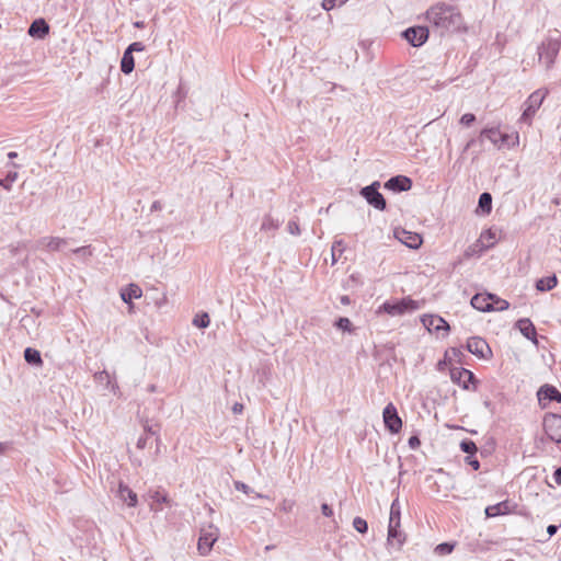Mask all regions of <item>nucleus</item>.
I'll return each instance as SVG.
<instances>
[{
  "instance_id": "obj_62",
  "label": "nucleus",
  "mask_w": 561,
  "mask_h": 561,
  "mask_svg": "<svg viewBox=\"0 0 561 561\" xmlns=\"http://www.w3.org/2000/svg\"><path fill=\"white\" fill-rule=\"evenodd\" d=\"M274 548H275V546L268 545V546L265 547V550L268 551V550H272Z\"/></svg>"
},
{
  "instance_id": "obj_12",
  "label": "nucleus",
  "mask_w": 561,
  "mask_h": 561,
  "mask_svg": "<svg viewBox=\"0 0 561 561\" xmlns=\"http://www.w3.org/2000/svg\"><path fill=\"white\" fill-rule=\"evenodd\" d=\"M394 236L400 242L410 249H419L423 242V239L419 233L407 231L404 229L396 230Z\"/></svg>"
},
{
  "instance_id": "obj_30",
  "label": "nucleus",
  "mask_w": 561,
  "mask_h": 561,
  "mask_svg": "<svg viewBox=\"0 0 561 561\" xmlns=\"http://www.w3.org/2000/svg\"><path fill=\"white\" fill-rule=\"evenodd\" d=\"M344 250H345V245L342 240H336L333 242L332 249H331V264L332 265H334L339 261V257L343 254Z\"/></svg>"
},
{
  "instance_id": "obj_16",
  "label": "nucleus",
  "mask_w": 561,
  "mask_h": 561,
  "mask_svg": "<svg viewBox=\"0 0 561 561\" xmlns=\"http://www.w3.org/2000/svg\"><path fill=\"white\" fill-rule=\"evenodd\" d=\"M467 350L480 358L485 357V352L491 353L488 343L479 336H472L467 341Z\"/></svg>"
},
{
  "instance_id": "obj_5",
  "label": "nucleus",
  "mask_w": 561,
  "mask_h": 561,
  "mask_svg": "<svg viewBox=\"0 0 561 561\" xmlns=\"http://www.w3.org/2000/svg\"><path fill=\"white\" fill-rule=\"evenodd\" d=\"M548 91L537 90L533 92L525 102V108L520 116V121L526 124L531 123V118L541 106Z\"/></svg>"
},
{
  "instance_id": "obj_64",
  "label": "nucleus",
  "mask_w": 561,
  "mask_h": 561,
  "mask_svg": "<svg viewBox=\"0 0 561 561\" xmlns=\"http://www.w3.org/2000/svg\"><path fill=\"white\" fill-rule=\"evenodd\" d=\"M161 501L167 502V496H162Z\"/></svg>"
},
{
  "instance_id": "obj_35",
  "label": "nucleus",
  "mask_w": 561,
  "mask_h": 561,
  "mask_svg": "<svg viewBox=\"0 0 561 561\" xmlns=\"http://www.w3.org/2000/svg\"><path fill=\"white\" fill-rule=\"evenodd\" d=\"M460 449L468 455H476L478 450L476 443L471 439H463L460 443Z\"/></svg>"
},
{
  "instance_id": "obj_51",
  "label": "nucleus",
  "mask_w": 561,
  "mask_h": 561,
  "mask_svg": "<svg viewBox=\"0 0 561 561\" xmlns=\"http://www.w3.org/2000/svg\"><path fill=\"white\" fill-rule=\"evenodd\" d=\"M559 527L557 525H549L547 527V533L549 535V537H552L554 534H557Z\"/></svg>"
},
{
  "instance_id": "obj_34",
  "label": "nucleus",
  "mask_w": 561,
  "mask_h": 561,
  "mask_svg": "<svg viewBox=\"0 0 561 561\" xmlns=\"http://www.w3.org/2000/svg\"><path fill=\"white\" fill-rule=\"evenodd\" d=\"M16 179H18V172L10 171L4 179H0V186L10 191L12 184L16 181Z\"/></svg>"
},
{
  "instance_id": "obj_6",
  "label": "nucleus",
  "mask_w": 561,
  "mask_h": 561,
  "mask_svg": "<svg viewBox=\"0 0 561 561\" xmlns=\"http://www.w3.org/2000/svg\"><path fill=\"white\" fill-rule=\"evenodd\" d=\"M379 187L380 183L378 181H375L370 185L363 187L359 194L374 208L378 210H385L387 203L382 194L379 192Z\"/></svg>"
},
{
  "instance_id": "obj_8",
  "label": "nucleus",
  "mask_w": 561,
  "mask_h": 561,
  "mask_svg": "<svg viewBox=\"0 0 561 561\" xmlns=\"http://www.w3.org/2000/svg\"><path fill=\"white\" fill-rule=\"evenodd\" d=\"M428 28L425 26H412L402 32L403 38L414 47L422 46L428 38Z\"/></svg>"
},
{
  "instance_id": "obj_17",
  "label": "nucleus",
  "mask_w": 561,
  "mask_h": 561,
  "mask_svg": "<svg viewBox=\"0 0 561 561\" xmlns=\"http://www.w3.org/2000/svg\"><path fill=\"white\" fill-rule=\"evenodd\" d=\"M116 496L129 507L137 505V494L125 483L119 482Z\"/></svg>"
},
{
  "instance_id": "obj_44",
  "label": "nucleus",
  "mask_w": 561,
  "mask_h": 561,
  "mask_svg": "<svg viewBox=\"0 0 561 561\" xmlns=\"http://www.w3.org/2000/svg\"><path fill=\"white\" fill-rule=\"evenodd\" d=\"M466 462L472 467L473 470H478L480 468L479 460L474 457V455H468L465 458Z\"/></svg>"
},
{
  "instance_id": "obj_61",
  "label": "nucleus",
  "mask_w": 561,
  "mask_h": 561,
  "mask_svg": "<svg viewBox=\"0 0 561 561\" xmlns=\"http://www.w3.org/2000/svg\"><path fill=\"white\" fill-rule=\"evenodd\" d=\"M486 233L489 236V239H492V240L495 239V236H494V233L491 232V230L486 231Z\"/></svg>"
},
{
  "instance_id": "obj_38",
  "label": "nucleus",
  "mask_w": 561,
  "mask_h": 561,
  "mask_svg": "<svg viewBox=\"0 0 561 561\" xmlns=\"http://www.w3.org/2000/svg\"><path fill=\"white\" fill-rule=\"evenodd\" d=\"M353 527L360 534H366L368 531V524L362 517H355L353 519Z\"/></svg>"
},
{
  "instance_id": "obj_59",
  "label": "nucleus",
  "mask_w": 561,
  "mask_h": 561,
  "mask_svg": "<svg viewBox=\"0 0 561 561\" xmlns=\"http://www.w3.org/2000/svg\"><path fill=\"white\" fill-rule=\"evenodd\" d=\"M147 390H148L149 392H154V391H156V386H154V385H149V386H148V388H147Z\"/></svg>"
},
{
  "instance_id": "obj_43",
  "label": "nucleus",
  "mask_w": 561,
  "mask_h": 561,
  "mask_svg": "<svg viewBox=\"0 0 561 561\" xmlns=\"http://www.w3.org/2000/svg\"><path fill=\"white\" fill-rule=\"evenodd\" d=\"M287 230L290 234H294V236H299L300 234V228H299V225L294 221V220H290L287 225Z\"/></svg>"
},
{
  "instance_id": "obj_20",
  "label": "nucleus",
  "mask_w": 561,
  "mask_h": 561,
  "mask_svg": "<svg viewBox=\"0 0 561 561\" xmlns=\"http://www.w3.org/2000/svg\"><path fill=\"white\" fill-rule=\"evenodd\" d=\"M387 541L390 546H397L401 548L405 541V534L400 529V526L388 525V538Z\"/></svg>"
},
{
  "instance_id": "obj_55",
  "label": "nucleus",
  "mask_w": 561,
  "mask_h": 561,
  "mask_svg": "<svg viewBox=\"0 0 561 561\" xmlns=\"http://www.w3.org/2000/svg\"><path fill=\"white\" fill-rule=\"evenodd\" d=\"M8 447H9L8 443H0V455L5 453Z\"/></svg>"
},
{
  "instance_id": "obj_40",
  "label": "nucleus",
  "mask_w": 561,
  "mask_h": 561,
  "mask_svg": "<svg viewBox=\"0 0 561 561\" xmlns=\"http://www.w3.org/2000/svg\"><path fill=\"white\" fill-rule=\"evenodd\" d=\"M72 253L81 259H87L92 255V250L89 245H85L72 250Z\"/></svg>"
},
{
  "instance_id": "obj_52",
  "label": "nucleus",
  "mask_w": 561,
  "mask_h": 561,
  "mask_svg": "<svg viewBox=\"0 0 561 561\" xmlns=\"http://www.w3.org/2000/svg\"><path fill=\"white\" fill-rule=\"evenodd\" d=\"M161 209H162V204L159 201H154L150 208L151 211H157V210H161Z\"/></svg>"
},
{
  "instance_id": "obj_9",
  "label": "nucleus",
  "mask_w": 561,
  "mask_h": 561,
  "mask_svg": "<svg viewBox=\"0 0 561 561\" xmlns=\"http://www.w3.org/2000/svg\"><path fill=\"white\" fill-rule=\"evenodd\" d=\"M382 415L386 428L392 434L399 433L402 427V421L396 407L392 403H388L383 409Z\"/></svg>"
},
{
  "instance_id": "obj_29",
  "label": "nucleus",
  "mask_w": 561,
  "mask_h": 561,
  "mask_svg": "<svg viewBox=\"0 0 561 561\" xmlns=\"http://www.w3.org/2000/svg\"><path fill=\"white\" fill-rule=\"evenodd\" d=\"M478 207L483 214H490L492 210V196L490 193L484 192L479 196Z\"/></svg>"
},
{
  "instance_id": "obj_47",
  "label": "nucleus",
  "mask_w": 561,
  "mask_h": 561,
  "mask_svg": "<svg viewBox=\"0 0 561 561\" xmlns=\"http://www.w3.org/2000/svg\"><path fill=\"white\" fill-rule=\"evenodd\" d=\"M321 512H322V514H323L324 516H327V517H331V516L333 515V510H332V507H331L329 504H327V503H323V504L321 505Z\"/></svg>"
},
{
  "instance_id": "obj_49",
  "label": "nucleus",
  "mask_w": 561,
  "mask_h": 561,
  "mask_svg": "<svg viewBox=\"0 0 561 561\" xmlns=\"http://www.w3.org/2000/svg\"><path fill=\"white\" fill-rule=\"evenodd\" d=\"M147 440H148L147 436H140V437L138 438V440H137V444H136V445H137V448H139V449H144V448H146V446H147Z\"/></svg>"
},
{
  "instance_id": "obj_33",
  "label": "nucleus",
  "mask_w": 561,
  "mask_h": 561,
  "mask_svg": "<svg viewBox=\"0 0 561 561\" xmlns=\"http://www.w3.org/2000/svg\"><path fill=\"white\" fill-rule=\"evenodd\" d=\"M210 323L209 316L207 312L196 314L193 319V324L201 329H206Z\"/></svg>"
},
{
  "instance_id": "obj_63",
  "label": "nucleus",
  "mask_w": 561,
  "mask_h": 561,
  "mask_svg": "<svg viewBox=\"0 0 561 561\" xmlns=\"http://www.w3.org/2000/svg\"><path fill=\"white\" fill-rule=\"evenodd\" d=\"M346 1H347V0H334V2H335V3H337V2H339L340 4H343V3H345Z\"/></svg>"
},
{
  "instance_id": "obj_7",
  "label": "nucleus",
  "mask_w": 561,
  "mask_h": 561,
  "mask_svg": "<svg viewBox=\"0 0 561 561\" xmlns=\"http://www.w3.org/2000/svg\"><path fill=\"white\" fill-rule=\"evenodd\" d=\"M546 435L554 443L561 444V415L549 413L542 422Z\"/></svg>"
},
{
  "instance_id": "obj_19",
  "label": "nucleus",
  "mask_w": 561,
  "mask_h": 561,
  "mask_svg": "<svg viewBox=\"0 0 561 561\" xmlns=\"http://www.w3.org/2000/svg\"><path fill=\"white\" fill-rule=\"evenodd\" d=\"M28 35L36 38H44L49 33V25L44 19H36L27 31Z\"/></svg>"
},
{
  "instance_id": "obj_46",
  "label": "nucleus",
  "mask_w": 561,
  "mask_h": 561,
  "mask_svg": "<svg viewBox=\"0 0 561 561\" xmlns=\"http://www.w3.org/2000/svg\"><path fill=\"white\" fill-rule=\"evenodd\" d=\"M408 444L410 448L416 449L421 445V442L416 435H413L409 438Z\"/></svg>"
},
{
  "instance_id": "obj_58",
  "label": "nucleus",
  "mask_w": 561,
  "mask_h": 561,
  "mask_svg": "<svg viewBox=\"0 0 561 561\" xmlns=\"http://www.w3.org/2000/svg\"><path fill=\"white\" fill-rule=\"evenodd\" d=\"M16 157H18V153H16V152H14V151H10V152L8 153V158H9V159H14V158H16Z\"/></svg>"
},
{
  "instance_id": "obj_31",
  "label": "nucleus",
  "mask_w": 561,
  "mask_h": 561,
  "mask_svg": "<svg viewBox=\"0 0 561 561\" xmlns=\"http://www.w3.org/2000/svg\"><path fill=\"white\" fill-rule=\"evenodd\" d=\"M279 226H280V221L278 219H274L272 216L266 215L263 218V221L261 225V230L274 231V230L278 229Z\"/></svg>"
},
{
  "instance_id": "obj_41",
  "label": "nucleus",
  "mask_w": 561,
  "mask_h": 561,
  "mask_svg": "<svg viewBox=\"0 0 561 561\" xmlns=\"http://www.w3.org/2000/svg\"><path fill=\"white\" fill-rule=\"evenodd\" d=\"M295 504L294 500L284 499L279 504V510L284 513H290L295 507Z\"/></svg>"
},
{
  "instance_id": "obj_60",
  "label": "nucleus",
  "mask_w": 561,
  "mask_h": 561,
  "mask_svg": "<svg viewBox=\"0 0 561 561\" xmlns=\"http://www.w3.org/2000/svg\"><path fill=\"white\" fill-rule=\"evenodd\" d=\"M474 144V140L471 139L470 141H468V144L466 145V150L469 149L472 145Z\"/></svg>"
},
{
  "instance_id": "obj_2",
  "label": "nucleus",
  "mask_w": 561,
  "mask_h": 561,
  "mask_svg": "<svg viewBox=\"0 0 561 561\" xmlns=\"http://www.w3.org/2000/svg\"><path fill=\"white\" fill-rule=\"evenodd\" d=\"M419 307L420 306L416 300L407 297L402 299L385 301L377 310V313L385 312L389 316L396 317L402 316L407 312L415 311L419 309Z\"/></svg>"
},
{
  "instance_id": "obj_24",
  "label": "nucleus",
  "mask_w": 561,
  "mask_h": 561,
  "mask_svg": "<svg viewBox=\"0 0 561 561\" xmlns=\"http://www.w3.org/2000/svg\"><path fill=\"white\" fill-rule=\"evenodd\" d=\"M510 512V505L507 501L500 502L494 505H490L485 508L486 517H496L501 515H505Z\"/></svg>"
},
{
  "instance_id": "obj_3",
  "label": "nucleus",
  "mask_w": 561,
  "mask_h": 561,
  "mask_svg": "<svg viewBox=\"0 0 561 561\" xmlns=\"http://www.w3.org/2000/svg\"><path fill=\"white\" fill-rule=\"evenodd\" d=\"M560 48L561 42L556 38H547L538 46V60L545 66L546 70H550L553 67Z\"/></svg>"
},
{
  "instance_id": "obj_22",
  "label": "nucleus",
  "mask_w": 561,
  "mask_h": 561,
  "mask_svg": "<svg viewBox=\"0 0 561 561\" xmlns=\"http://www.w3.org/2000/svg\"><path fill=\"white\" fill-rule=\"evenodd\" d=\"M142 295L141 288L136 284H129L121 291V298L126 304H131L133 299L140 298Z\"/></svg>"
},
{
  "instance_id": "obj_53",
  "label": "nucleus",
  "mask_w": 561,
  "mask_h": 561,
  "mask_svg": "<svg viewBox=\"0 0 561 561\" xmlns=\"http://www.w3.org/2000/svg\"><path fill=\"white\" fill-rule=\"evenodd\" d=\"M243 410V405L241 403L236 402L232 407L233 413L238 414L241 413Z\"/></svg>"
},
{
  "instance_id": "obj_14",
  "label": "nucleus",
  "mask_w": 561,
  "mask_h": 561,
  "mask_svg": "<svg viewBox=\"0 0 561 561\" xmlns=\"http://www.w3.org/2000/svg\"><path fill=\"white\" fill-rule=\"evenodd\" d=\"M412 187V180L405 175H396L385 183V188L392 192H405Z\"/></svg>"
},
{
  "instance_id": "obj_45",
  "label": "nucleus",
  "mask_w": 561,
  "mask_h": 561,
  "mask_svg": "<svg viewBox=\"0 0 561 561\" xmlns=\"http://www.w3.org/2000/svg\"><path fill=\"white\" fill-rule=\"evenodd\" d=\"M127 51H129L130 54L135 53V51H142L145 50V46L142 43L140 42H134L131 43L127 48H126Z\"/></svg>"
},
{
  "instance_id": "obj_37",
  "label": "nucleus",
  "mask_w": 561,
  "mask_h": 561,
  "mask_svg": "<svg viewBox=\"0 0 561 561\" xmlns=\"http://www.w3.org/2000/svg\"><path fill=\"white\" fill-rule=\"evenodd\" d=\"M491 302L493 304V311L494 310L504 311L510 308V302L502 298H499L497 296H495V298L491 299Z\"/></svg>"
},
{
  "instance_id": "obj_54",
  "label": "nucleus",
  "mask_w": 561,
  "mask_h": 561,
  "mask_svg": "<svg viewBox=\"0 0 561 561\" xmlns=\"http://www.w3.org/2000/svg\"><path fill=\"white\" fill-rule=\"evenodd\" d=\"M144 430L145 432L150 433L152 435L157 434V432L153 431L152 425H150L148 422H146V424L144 425Z\"/></svg>"
},
{
  "instance_id": "obj_36",
  "label": "nucleus",
  "mask_w": 561,
  "mask_h": 561,
  "mask_svg": "<svg viewBox=\"0 0 561 561\" xmlns=\"http://www.w3.org/2000/svg\"><path fill=\"white\" fill-rule=\"evenodd\" d=\"M455 548L454 543L450 542H443L436 546L435 552L440 556H446L453 552Z\"/></svg>"
},
{
  "instance_id": "obj_10",
  "label": "nucleus",
  "mask_w": 561,
  "mask_h": 561,
  "mask_svg": "<svg viewBox=\"0 0 561 561\" xmlns=\"http://www.w3.org/2000/svg\"><path fill=\"white\" fill-rule=\"evenodd\" d=\"M537 398L541 408H546L547 403L551 401L561 403V392L549 383H545L538 389Z\"/></svg>"
},
{
  "instance_id": "obj_13",
  "label": "nucleus",
  "mask_w": 561,
  "mask_h": 561,
  "mask_svg": "<svg viewBox=\"0 0 561 561\" xmlns=\"http://www.w3.org/2000/svg\"><path fill=\"white\" fill-rule=\"evenodd\" d=\"M422 323L428 331L448 332L450 330L448 322L444 318L435 314L424 316L422 318Z\"/></svg>"
},
{
  "instance_id": "obj_1",
  "label": "nucleus",
  "mask_w": 561,
  "mask_h": 561,
  "mask_svg": "<svg viewBox=\"0 0 561 561\" xmlns=\"http://www.w3.org/2000/svg\"><path fill=\"white\" fill-rule=\"evenodd\" d=\"M426 20L440 34L461 28L462 18L459 10L450 4L437 3L426 11Z\"/></svg>"
},
{
  "instance_id": "obj_48",
  "label": "nucleus",
  "mask_w": 561,
  "mask_h": 561,
  "mask_svg": "<svg viewBox=\"0 0 561 561\" xmlns=\"http://www.w3.org/2000/svg\"><path fill=\"white\" fill-rule=\"evenodd\" d=\"M335 5L336 3L334 2V0H323L322 2V7L327 11L332 10Z\"/></svg>"
},
{
  "instance_id": "obj_28",
  "label": "nucleus",
  "mask_w": 561,
  "mask_h": 561,
  "mask_svg": "<svg viewBox=\"0 0 561 561\" xmlns=\"http://www.w3.org/2000/svg\"><path fill=\"white\" fill-rule=\"evenodd\" d=\"M401 520V507L399 500L396 499L390 506L389 525L400 526Z\"/></svg>"
},
{
  "instance_id": "obj_21",
  "label": "nucleus",
  "mask_w": 561,
  "mask_h": 561,
  "mask_svg": "<svg viewBox=\"0 0 561 561\" xmlns=\"http://www.w3.org/2000/svg\"><path fill=\"white\" fill-rule=\"evenodd\" d=\"M480 139H488L493 145L503 144L506 141V135L502 134L499 128H484L480 134Z\"/></svg>"
},
{
  "instance_id": "obj_56",
  "label": "nucleus",
  "mask_w": 561,
  "mask_h": 561,
  "mask_svg": "<svg viewBox=\"0 0 561 561\" xmlns=\"http://www.w3.org/2000/svg\"><path fill=\"white\" fill-rule=\"evenodd\" d=\"M134 26L137 27V28H142V27H145V22L144 21H136L134 23Z\"/></svg>"
},
{
  "instance_id": "obj_23",
  "label": "nucleus",
  "mask_w": 561,
  "mask_h": 561,
  "mask_svg": "<svg viewBox=\"0 0 561 561\" xmlns=\"http://www.w3.org/2000/svg\"><path fill=\"white\" fill-rule=\"evenodd\" d=\"M39 245H45L49 251H58L67 244V240L59 237H45L38 240Z\"/></svg>"
},
{
  "instance_id": "obj_15",
  "label": "nucleus",
  "mask_w": 561,
  "mask_h": 561,
  "mask_svg": "<svg viewBox=\"0 0 561 561\" xmlns=\"http://www.w3.org/2000/svg\"><path fill=\"white\" fill-rule=\"evenodd\" d=\"M495 298V295L485 293V294H476L471 298V306L482 312L493 311V304L491 299Z\"/></svg>"
},
{
  "instance_id": "obj_11",
  "label": "nucleus",
  "mask_w": 561,
  "mask_h": 561,
  "mask_svg": "<svg viewBox=\"0 0 561 561\" xmlns=\"http://www.w3.org/2000/svg\"><path fill=\"white\" fill-rule=\"evenodd\" d=\"M450 378L454 382L458 383L459 386L467 390L470 388V383L476 385L477 382L473 373L463 367L453 368L450 370Z\"/></svg>"
},
{
  "instance_id": "obj_4",
  "label": "nucleus",
  "mask_w": 561,
  "mask_h": 561,
  "mask_svg": "<svg viewBox=\"0 0 561 561\" xmlns=\"http://www.w3.org/2000/svg\"><path fill=\"white\" fill-rule=\"evenodd\" d=\"M219 537V529L213 524L201 529L197 550L202 556H207Z\"/></svg>"
},
{
  "instance_id": "obj_25",
  "label": "nucleus",
  "mask_w": 561,
  "mask_h": 561,
  "mask_svg": "<svg viewBox=\"0 0 561 561\" xmlns=\"http://www.w3.org/2000/svg\"><path fill=\"white\" fill-rule=\"evenodd\" d=\"M558 284V278L556 275L542 277L536 282V288L539 291H548L553 289Z\"/></svg>"
},
{
  "instance_id": "obj_27",
  "label": "nucleus",
  "mask_w": 561,
  "mask_h": 561,
  "mask_svg": "<svg viewBox=\"0 0 561 561\" xmlns=\"http://www.w3.org/2000/svg\"><path fill=\"white\" fill-rule=\"evenodd\" d=\"M135 68V59L133 54L125 50L121 60V70L123 73L128 75Z\"/></svg>"
},
{
  "instance_id": "obj_26",
  "label": "nucleus",
  "mask_w": 561,
  "mask_h": 561,
  "mask_svg": "<svg viewBox=\"0 0 561 561\" xmlns=\"http://www.w3.org/2000/svg\"><path fill=\"white\" fill-rule=\"evenodd\" d=\"M24 359L26 363L35 366H41L43 364L41 353L32 347H26L24 350Z\"/></svg>"
},
{
  "instance_id": "obj_57",
  "label": "nucleus",
  "mask_w": 561,
  "mask_h": 561,
  "mask_svg": "<svg viewBox=\"0 0 561 561\" xmlns=\"http://www.w3.org/2000/svg\"><path fill=\"white\" fill-rule=\"evenodd\" d=\"M341 302H342L343 305H348V304H350V298H348V296H342V297H341Z\"/></svg>"
},
{
  "instance_id": "obj_39",
  "label": "nucleus",
  "mask_w": 561,
  "mask_h": 561,
  "mask_svg": "<svg viewBox=\"0 0 561 561\" xmlns=\"http://www.w3.org/2000/svg\"><path fill=\"white\" fill-rule=\"evenodd\" d=\"M335 327L342 331H351L352 329V322L348 318L341 317L336 320Z\"/></svg>"
},
{
  "instance_id": "obj_18",
  "label": "nucleus",
  "mask_w": 561,
  "mask_h": 561,
  "mask_svg": "<svg viewBox=\"0 0 561 561\" xmlns=\"http://www.w3.org/2000/svg\"><path fill=\"white\" fill-rule=\"evenodd\" d=\"M515 327L519 330V332L528 340H530L531 342H534L535 344H537V332H536V328L534 325V323L527 319V318H523V319H519L516 323H515Z\"/></svg>"
},
{
  "instance_id": "obj_32",
  "label": "nucleus",
  "mask_w": 561,
  "mask_h": 561,
  "mask_svg": "<svg viewBox=\"0 0 561 561\" xmlns=\"http://www.w3.org/2000/svg\"><path fill=\"white\" fill-rule=\"evenodd\" d=\"M234 488L247 495H253L256 499H266V495L255 492L252 488L241 481H234Z\"/></svg>"
},
{
  "instance_id": "obj_50",
  "label": "nucleus",
  "mask_w": 561,
  "mask_h": 561,
  "mask_svg": "<svg viewBox=\"0 0 561 561\" xmlns=\"http://www.w3.org/2000/svg\"><path fill=\"white\" fill-rule=\"evenodd\" d=\"M553 480L558 485H561V467L557 468L553 472Z\"/></svg>"
},
{
  "instance_id": "obj_42",
  "label": "nucleus",
  "mask_w": 561,
  "mask_h": 561,
  "mask_svg": "<svg viewBox=\"0 0 561 561\" xmlns=\"http://www.w3.org/2000/svg\"><path fill=\"white\" fill-rule=\"evenodd\" d=\"M476 121V116L471 113H466L460 118V124L465 126H470Z\"/></svg>"
}]
</instances>
